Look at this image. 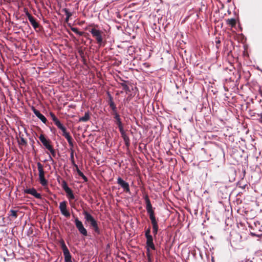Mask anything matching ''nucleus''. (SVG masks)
Here are the masks:
<instances>
[{"mask_svg": "<svg viewBox=\"0 0 262 262\" xmlns=\"http://www.w3.org/2000/svg\"><path fill=\"white\" fill-rule=\"evenodd\" d=\"M83 214L84 215L86 222L90 224V227L94 230L95 232L99 234L100 231L98 227L97 221L86 211L84 210L83 212Z\"/></svg>", "mask_w": 262, "mask_h": 262, "instance_id": "f257e3e1", "label": "nucleus"}, {"mask_svg": "<svg viewBox=\"0 0 262 262\" xmlns=\"http://www.w3.org/2000/svg\"><path fill=\"white\" fill-rule=\"evenodd\" d=\"M90 32L91 33L93 37L96 39V40L97 41V43L100 46H101L103 44V38H102L103 32L101 30L96 29L95 28L91 29L90 30Z\"/></svg>", "mask_w": 262, "mask_h": 262, "instance_id": "f03ea898", "label": "nucleus"}, {"mask_svg": "<svg viewBox=\"0 0 262 262\" xmlns=\"http://www.w3.org/2000/svg\"><path fill=\"white\" fill-rule=\"evenodd\" d=\"M37 165L39 172V180L40 183L42 186H45L48 184V181L45 178V171L43 168V166L40 162H38Z\"/></svg>", "mask_w": 262, "mask_h": 262, "instance_id": "7ed1b4c3", "label": "nucleus"}, {"mask_svg": "<svg viewBox=\"0 0 262 262\" xmlns=\"http://www.w3.org/2000/svg\"><path fill=\"white\" fill-rule=\"evenodd\" d=\"M60 245L63 251L65 262H73L72 260V256L63 240H61Z\"/></svg>", "mask_w": 262, "mask_h": 262, "instance_id": "20e7f679", "label": "nucleus"}, {"mask_svg": "<svg viewBox=\"0 0 262 262\" xmlns=\"http://www.w3.org/2000/svg\"><path fill=\"white\" fill-rule=\"evenodd\" d=\"M75 224L76 227L78 229L79 233L82 234L83 236H88V232L86 229L84 227V226L81 221H80L77 217L75 219Z\"/></svg>", "mask_w": 262, "mask_h": 262, "instance_id": "39448f33", "label": "nucleus"}, {"mask_svg": "<svg viewBox=\"0 0 262 262\" xmlns=\"http://www.w3.org/2000/svg\"><path fill=\"white\" fill-rule=\"evenodd\" d=\"M148 214L152 226V233L154 234V237H156L158 231L159 226L158 225V222L156 219V216L155 215V212Z\"/></svg>", "mask_w": 262, "mask_h": 262, "instance_id": "423d86ee", "label": "nucleus"}, {"mask_svg": "<svg viewBox=\"0 0 262 262\" xmlns=\"http://www.w3.org/2000/svg\"><path fill=\"white\" fill-rule=\"evenodd\" d=\"M25 12L26 13V16L28 17L29 21L32 25V27L34 29H36L37 28L39 27V24L38 22H37L36 19L28 12L27 9H25Z\"/></svg>", "mask_w": 262, "mask_h": 262, "instance_id": "0eeeda50", "label": "nucleus"}, {"mask_svg": "<svg viewBox=\"0 0 262 262\" xmlns=\"http://www.w3.org/2000/svg\"><path fill=\"white\" fill-rule=\"evenodd\" d=\"M67 202L66 201H62L60 203L59 209L61 214L66 217L70 216V212L67 210Z\"/></svg>", "mask_w": 262, "mask_h": 262, "instance_id": "6e6552de", "label": "nucleus"}, {"mask_svg": "<svg viewBox=\"0 0 262 262\" xmlns=\"http://www.w3.org/2000/svg\"><path fill=\"white\" fill-rule=\"evenodd\" d=\"M39 139L47 149H50V148L53 147V146L51 145V140L46 139L43 135L41 134L39 137Z\"/></svg>", "mask_w": 262, "mask_h": 262, "instance_id": "1a4fd4ad", "label": "nucleus"}, {"mask_svg": "<svg viewBox=\"0 0 262 262\" xmlns=\"http://www.w3.org/2000/svg\"><path fill=\"white\" fill-rule=\"evenodd\" d=\"M117 183L123 189L124 191L127 193L130 192L128 183L124 181L121 178L119 177L117 179Z\"/></svg>", "mask_w": 262, "mask_h": 262, "instance_id": "9d476101", "label": "nucleus"}, {"mask_svg": "<svg viewBox=\"0 0 262 262\" xmlns=\"http://www.w3.org/2000/svg\"><path fill=\"white\" fill-rule=\"evenodd\" d=\"M114 118L115 119L114 122L118 126L119 131H122L124 130L123 124L121 121V119L119 114L113 115Z\"/></svg>", "mask_w": 262, "mask_h": 262, "instance_id": "9b49d317", "label": "nucleus"}, {"mask_svg": "<svg viewBox=\"0 0 262 262\" xmlns=\"http://www.w3.org/2000/svg\"><path fill=\"white\" fill-rule=\"evenodd\" d=\"M145 203L146 205V209L147 210V213L148 214L152 213L154 212V211L152 209V207L151 204L150 203V200L147 194L145 195L144 196Z\"/></svg>", "mask_w": 262, "mask_h": 262, "instance_id": "f8f14e48", "label": "nucleus"}, {"mask_svg": "<svg viewBox=\"0 0 262 262\" xmlns=\"http://www.w3.org/2000/svg\"><path fill=\"white\" fill-rule=\"evenodd\" d=\"M24 193L27 194H30L37 199L41 198V195L38 193L36 190L34 188L25 189L24 190Z\"/></svg>", "mask_w": 262, "mask_h": 262, "instance_id": "ddd939ff", "label": "nucleus"}, {"mask_svg": "<svg viewBox=\"0 0 262 262\" xmlns=\"http://www.w3.org/2000/svg\"><path fill=\"white\" fill-rule=\"evenodd\" d=\"M146 238V247L150 248L152 250H155L156 247L153 242V237L151 235L145 236Z\"/></svg>", "mask_w": 262, "mask_h": 262, "instance_id": "4468645a", "label": "nucleus"}, {"mask_svg": "<svg viewBox=\"0 0 262 262\" xmlns=\"http://www.w3.org/2000/svg\"><path fill=\"white\" fill-rule=\"evenodd\" d=\"M32 110L34 113V114L44 123H46L47 122V119L46 118L40 113V112L36 110L34 107H32Z\"/></svg>", "mask_w": 262, "mask_h": 262, "instance_id": "2eb2a0df", "label": "nucleus"}, {"mask_svg": "<svg viewBox=\"0 0 262 262\" xmlns=\"http://www.w3.org/2000/svg\"><path fill=\"white\" fill-rule=\"evenodd\" d=\"M120 132L121 135V137L123 139L125 146L128 147L130 145V139L129 137L126 135L124 130L120 131Z\"/></svg>", "mask_w": 262, "mask_h": 262, "instance_id": "dca6fc26", "label": "nucleus"}, {"mask_svg": "<svg viewBox=\"0 0 262 262\" xmlns=\"http://www.w3.org/2000/svg\"><path fill=\"white\" fill-rule=\"evenodd\" d=\"M109 105H110V107L112 110V115L118 114L117 107L116 106L115 103L113 101V97L110 95Z\"/></svg>", "mask_w": 262, "mask_h": 262, "instance_id": "f3484780", "label": "nucleus"}, {"mask_svg": "<svg viewBox=\"0 0 262 262\" xmlns=\"http://www.w3.org/2000/svg\"><path fill=\"white\" fill-rule=\"evenodd\" d=\"M90 119V113L89 111H88L85 113L84 116L82 117H80L79 118V122H85L88 121Z\"/></svg>", "mask_w": 262, "mask_h": 262, "instance_id": "a211bd4d", "label": "nucleus"}, {"mask_svg": "<svg viewBox=\"0 0 262 262\" xmlns=\"http://www.w3.org/2000/svg\"><path fill=\"white\" fill-rule=\"evenodd\" d=\"M226 23L230 27H234L236 25V21L235 18H228L226 19Z\"/></svg>", "mask_w": 262, "mask_h": 262, "instance_id": "6ab92c4d", "label": "nucleus"}, {"mask_svg": "<svg viewBox=\"0 0 262 262\" xmlns=\"http://www.w3.org/2000/svg\"><path fill=\"white\" fill-rule=\"evenodd\" d=\"M123 82L120 83L119 84L121 85L123 87V90L126 92H129L130 91L129 90V88L128 86L126 84V82L127 81H125L124 80H121Z\"/></svg>", "mask_w": 262, "mask_h": 262, "instance_id": "aec40b11", "label": "nucleus"}, {"mask_svg": "<svg viewBox=\"0 0 262 262\" xmlns=\"http://www.w3.org/2000/svg\"><path fill=\"white\" fill-rule=\"evenodd\" d=\"M19 145L26 146L27 145L26 140L22 136H19V139L18 140Z\"/></svg>", "mask_w": 262, "mask_h": 262, "instance_id": "412c9836", "label": "nucleus"}, {"mask_svg": "<svg viewBox=\"0 0 262 262\" xmlns=\"http://www.w3.org/2000/svg\"><path fill=\"white\" fill-rule=\"evenodd\" d=\"M66 193L67 194V196H68V198L70 200H73V199H75L74 195V194L73 193V191L71 190V189H70L68 191H67Z\"/></svg>", "mask_w": 262, "mask_h": 262, "instance_id": "4be33fe9", "label": "nucleus"}, {"mask_svg": "<svg viewBox=\"0 0 262 262\" xmlns=\"http://www.w3.org/2000/svg\"><path fill=\"white\" fill-rule=\"evenodd\" d=\"M17 210H11L10 211L9 215L14 219H16L17 217Z\"/></svg>", "mask_w": 262, "mask_h": 262, "instance_id": "5701e85b", "label": "nucleus"}, {"mask_svg": "<svg viewBox=\"0 0 262 262\" xmlns=\"http://www.w3.org/2000/svg\"><path fill=\"white\" fill-rule=\"evenodd\" d=\"M63 11L65 13V15H66V20L68 21L69 18L72 15V14L67 9H64Z\"/></svg>", "mask_w": 262, "mask_h": 262, "instance_id": "b1692460", "label": "nucleus"}, {"mask_svg": "<svg viewBox=\"0 0 262 262\" xmlns=\"http://www.w3.org/2000/svg\"><path fill=\"white\" fill-rule=\"evenodd\" d=\"M62 187L66 192L71 189L69 187L67 182L65 181L62 182Z\"/></svg>", "mask_w": 262, "mask_h": 262, "instance_id": "393cba45", "label": "nucleus"}, {"mask_svg": "<svg viewBox=\"0 0 262 262\" xmlns=\"http://www.w3.org/2000/svg\"><path fill=\"white\" fill-rule=\"evenodd\" d=\"M71 30L73 32H74V33H76L77 34H78L80 36H82L84 34L83 32L79 31L77 28H72Z\"/></svg>", "mask_w": 262, "mask_h": 262, "instance_id": "a878e982", "label": "nucleus"}, {"mask_svg": "<svg viewBox=\"0 0 262 262\" xmlns=\"http://www.w3.org/2000/svg\"><path fill=\"white\" fill-rule=\"evenodd\" d=\"M70 160L71 161V163L73 166H75V165H77L74 161V151L72 150V152L70 154Z\"/></svg>", "mask_w": 262, "mask_h": 262, "instance_id": "bb28decb", "label": "nucleus"}, {"mask_svg": "<svg viewBox=\"0 0 262 262\" xmlns=\"http://www.w3.org/2000/svg\"><path fill=\"white\" fill-rule=\"evenodd\" d=\"M66 139L67 140L70 146H71V147H73L74 144L73 142L72 137L71 136L69 138H67Z\"/></svg>", "mask_w": 262, "mask_h": 262, "instance_id": "cd10ccee", "label": "nucleus"}, {"mask_svg": "<svg viewBox=\"0 0 262 262\" xmlns=\"http://www.w3.org/2000/svg\"><path fill=\"white\" fill-rule=\"evenodd\" d=\"M55 125L59 128L60 129V128H61L63 125H62V124L61 123V122H60V121L58 119L57 120H56L55 122H54Z\"/></svg>", "mask_w": 262, "mask_h": 262, "instance_id": "c85d7f7f", "label": "nucleus"}, {"mask_svg": "<svg viewBox=\"0 0 262 262\" xmlns=\"http://www.w3.org/2000/svg\"><path fill=\"white\" fill-rule=\"evenodd\" d=\"M48 150L50 151L52 157H55L56 156V151L54 149L53 147L50 148V149H48Z\"/></svg>", "mask_w": 262, "mask_h": 262, "instance_id": "c756f323", "label": "nucleus"}, {"mask_svg": "<svg viewBox=\"0 0 262 262\" xmlns=\"http://www.w3.org/2000/svg\"><path fill=\"white\" fill-rule=\"evenodd\" d=\"M50 115L53 120V121L54 122H55L56 120H57L58 119L56 117L55 115L52 113V112H50Z\"/></svg>", "mask_w": 262, "mask_h": 262, "instance_id": "7c9ffc66", "label": "nucleus"}, {"mask_svg": "<svg viewBox=\"0 0 262 262\" xmlns=\"http://www.w3.org/2000/svg\"><path fill=\"white\" fill-rule=\"evenodd\" d=\"M250 235L252 236H255V237H259V238H261L262 237V233L261 234H257L256 233H254V232H250Z\"/></svg>", "mask_w": 262, "mask_h": 262, "instance_id": "2f4dec72", "label": "nucleus"}, {"mask_svg": "<svg viewBox=\"0 0 262 262\" xmlns=\"http://www.w3.org/2000/svg\"><path fill=\"white\" fill-rule=\"evenodd\" d=\"M146 256H147V258L152 257L151 254L150 253V248L146 247Z\"/></svg>", "mask_w": 262, "mask_h": 262, "instance_id": "473e14b6", "label": "nucleus"}, {"mask_svg": "<svg viewBox=\"0 0 262 262\" xmlns=\"http://www.w3.org/2000/svg\"><path fill=\"white\" fill-rule=\"evenodd\" d=\"M78 53H79V55L80 56L81 58L85 56L84 52L81 48L78 49Z\"/></svg>", "mask_w": 262, "mask_h": 262, "instance_id": "72a5a7b5", "label": "nucleus"}, {"mask_svg": "<svg viewBox=\"0 0 262 262\" xmlns=\"http://www.w3.org/2000/svg\"><path fill=\"white\" fill-rule=\"evenodd\" d=\"M215 43H216V47L217 49H219V48L220 47V46H221V40L219 39H216V40H215Z\"/></svg>", "mask_w": 262, "mask_h": 262, "instance_id": "f704fd0d", "label": "nucleus"}, {"mask_svg": "<svg viewBox=\"0 0 262 262\" xmlns=\"http://www.w3.org/2000/svg\"><path fill=\"white\" fill-rule=\"evenodd\" d=\"M74 166L75 167L77 173L79 176L83 174V173L79 170L77 165H75Z\"/></svg>", "mask_w": 262, "mask_h": 262, "instance_id": "c9c22d12", "label": "nucleus"}, {"mask_svg": "<svg viewBox=\"0 0 262 262\" xmlns=\"http://www.w3.org/2000/svg\"><path fill=\"white\" fill-rule=\"evenodd\" d=\"M150 228L148 227L147 230L145 231V236H147L148 235H150Z\"/></svg>", "mask_w": 262, "mask_h": 262, "instance_id": "e433bc0d", "label": "nucleus"}, {"mask_svg": "<svg viewBox=\"0 0 262 262\" xmlns=\"http://www.w3.org/2000/svg\"><path fill=\"white\" fill-rule=\"evenodd\" d=\"M60 129L61 130L62 132V135H63V134H66L67 133H68L67 132V129H66V127H64V126H63L61 128H60Z\"/></svg>", "mask_w": 262, "mask_h": 262, "instance_id": "4c0bfd02", "label": "nucleus"}, {"mask_svg": "<svg viewBox=\"0 0 262 262\" xmlns=\"http://www.w3.org/2000/svg\"><path fill=\"white\" fill-rule=\"evenodd\" d=\"M80 177H81L83 179L84 182H87L88 181V178L84 175L83 173L80 176Z\"/></svg>", "mask_w": 262, "mask_h": 262, "instance_id": "58836bf2", "label": "nucleus"}, {"mask_svg": "<svg viewBox=\"0 0 262 262\" xmlns=\"http://www.w3.org/2000/svg\"><path fill=\"white\" fill-rule=\"evenodd\" d=\"M257 115L260 116V118L258 119V122L262 124V113L257 114Z\"/></svg>", "mask_w": 262, "mask_h": 262, "instance_id": "ea45409f", "label": "nucleus"}, {"mask_svg": "<svg viewBox=\"0 0 262 262\" xmlns=\"http://www.w3.org/2000/svg\"><path fill=\"white\" fill-rule=\"evenodd\" d=\"M63 136H64L65 137L66 139L68 138H69L70 137H71L69 133H67L66 134H63V135H62Z\"/></svg>", "mask_w": 262, "mask_h": 262, "instance_id": "a19ab883", "label": "nucleus"}, {"mask_svg": "<svg viewBox=\"0 0 262 262\" xmlns=\"http://www.w3.org/2000/svg\"><path fill=\"white\" fill-rule=\"evenodd\" d=\"M81 58H82V60L83 64H86V60L85 56H84L83 57H81Z\"/></svg>", "mask_w": 262, "mask_h": 262, "instance_id": "79ce46f5", "label": "nucleus"}, {"mask_svg": "<svg viewBox=\"0 0 262 262\" xmlns=\"http://www.w3.org/2000/svg\"><path fill=\"white\" fill-rule=\"evenodd\" d=\"M49 161H52L53 162H54L53 159L52 158L51 156H49Z\"/></svg>", "mask_w": 262, "mask_h": 262, "instance_id": "37998d69", "label": "nucleus"}, {"mask_svg": "<svg viewBox=\"0 0 262 262\" xmlns=\"http://www.w3.org/2000/svg\"><path fill=\"white\" fill-rule=\"evenodd\" d=\"M148 261L147 262H152V257L147 258Z\"/></svg>", "mask_w": 262, "mask_h": 262, "instance_id": "c03bdc74", "label": "nucleus"}, {"mask_svg": "<svg viewBox=\"0 0 262 262\" xmlns=\"http://www.w3.org/2000/svg\"><path fill=\"white\" fill-rule=\"evenodd\" d=\"M211 261H212V262H215V261H214V258H213V257H212Z\"/></svg>", "mask_w": 262, "mask_h": 262, "instance_id": "a18cd8bd", "label": "nucleus"}, {"mask_svg": "<svg viewBox=\"0 0 262 262\" xmlns=\"http://www.w3.org/2000/svg\"><path fill=\"white\" fill-rule=\"evenodd\" d=\"M261 109H262V104H261Z\"/></svg>", "mask_w": 262, "mask_h": 262, "instance_id": "49530a36", "label": "nucleus"}]
</instances>
